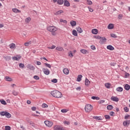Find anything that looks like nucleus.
<instances>
[{
  "instance_id": "obj_10",
  "label": "nucleus",
  "mask_w": 130,
  "mask_h": 130,
  "mask_svg": "<svg viewBox=\"0 0 130 130\" xmlns=\"http://www.w3.org/2000/svg\"><path fill=\"white\" fill-rule=\"evenodd\" d=\"M27 69H29V70H30L31 71H34L35 70V67L32 65L28 64L27 66Z\"/></svg>"
},
{
  "instance_id": "obj_36",
  "label": "nucleus",
  "mask_w": 130,
  "mask_h": 130,
  "mask_svg": "<svg viewBox=\"0 0 130 130\" xmlns=\"http://www.w3.org/2000/svg\"><path fill=\"white\" fill-rule=\"evenodd\" d=\"M1 103H2L3 105H7V102H5L4 100H0Z\"/></svg>"
},
{
  "instance_id": "obj_28",
  "label": "nucleus",
  "mask_w": 130,
  "mask_h": 130,
  "mask_svg": "<svg viewBox=\"0 0 130 130\" xmlns=\"http://www.w3.org/2000/svg\"><path fill=\"white\" fill-rule=\"evenodd\" d=\"M72 34L74 36H78V32H77V30L75 29H74L72 31Z\"/></svg>"
},
{
  "instance_id": "obj_63",
  "label": "nucleus",
  "mask_w": 130,
  "mask_h": 130,
  "mask_svg": "<svg viewBox=\"0 0 130 130\" xmlns=\"http://www.w3.org/2000/svg\"><path fill=\"white\" fill-rule=\"evenodd\" d=\"M29 44H30V43H24L25 46H29Z\"/></svg>"
},
{
  "instance_id": "obj_4",
  "label": "nucleus",
  "mask_w": 130,
  "mask_h": 130,
  "mask_svg": "<svg viewBox=\"0 0 130 130\" xmlns=\"http://www.w3.org/2000/svg\"><path fill=\"white\" fill-rule=\"evenodd\" d=\"M44 123L46 126H48V127H51L52 125H53V122L48 120L45 121Z\"/></svg>"
},
{
  "instance_id": "obj_62",
  "label": "nucleus",
  "mask_w": 130,
  "mask_h": 130,
  "mask_svg": "<svg viewBox=\"0 0 130 130\" xmlns=\"http://www.w3.org/2000/svg\"><path fill=\"white\" fill-rule=\"evenodd\" d=\"M31 110H32V111H35L36 110V107H31Z\"/></svg>"
},
{
  "instance_id": "obj_38",
  "label": "nucleus",
  "mask_w": 130,
  "mask_h": 130,
  "mask_svg": "<svg viewBox=\"0 0 130 130\" xmlns=\"http://www.w3.org/2000/svg\"><path fill=\"white\" fill-rule=\"evenodd\" d=\"M110 36L113 38H117V36L115 34H111Z\"/></svg>"
},
{
  "instance_id": "obj_21",
  "label": "nucleus",
  "mask_w": 130,
  "mask_h": 130,
  "mask_svg": "<svg viewBox=\"0 0 130 130\" xmlns=\"http://www.w3.org/2000/svg\"><path fill=\"white\" fill-rule=\"evenodd\" d=\"M124 89L126 90V91H128V90L130 89L129 85L126 84L124 86Z\"/></svg>"
},
{
  "instance_id": "obj_44",
  "label": "nucleus",
  "mask_w": 130,
  "mask_h": 130,
  "mask_svg": "<svg viewBox=\"0 0 130 130\" xmlns=\"http://www.w3.org/2000/svg\"><path fill=\"white\" fill-rule=\"evenodd\" d=\"M68 111H69V110H68L67 109L61 110V112H62V113H66L68 112Z\"/></svg>"
},
{
  "instance_id": "obj_13",
  "label": "nucleus",
  "mask_w": 130,
  "mask_h": 130,
  "mask_svg": "<svg viewBox=\"0 0 130 130\" xmlns=\"http://www.w3.org/2000/svg\"><path fill=\"white\" fill-rule=\"evenodd\" d=\"M5 116H6V117H7V118H11L12 115H11L10 113L6 112Z\"/></svg>"
},
{
  "instance_id": "obj_32",
  "label": "nucleus",
  "mask_w": 130,
  "mask_h": 130,
  "mask_svg": "<svg viewBox=\"0 0 130 130\" xmlns=\"http://www.w3.org/2000/svg\"><path fill=\"white\" fill-rule=\"evenodd\" d=\"M91 99H93V100H100V98H99L98 96H93L91 97Z\"/></svg>"
},
{
  "instance_id": "obj_19",
  "label": "nucleus",
  "mask_w": 130,
  "mask_h": 130,
  "mask_svg": "<svg viewBox=\"0 0 130 130\" xmlns=\"http://www.w3.org/2000/svg\"><path fill=\"white\" fill-rule=\"evenodd\" d=\"M21 56H17V57L14 56L12 57V59H14V60H19L21 59Z\"/></svg>"
},
{
  "instance_id": "obj_8",
  "label": "nucleus",
  "mask_w": 130,
  "mask_h": 130,
  "mask_svg": "<svg viewBox=\"0 0 130 130\" xmlns=\"http://www.w3.org/2000/svg\"><path fill=\"white\" fill-rule=\"evenodd\" d=\"M111 100H112V101H114L115 102H118V101H119L118 98H116V97L113 96H112L111 98Z\"/></svg>"
},
{
  "instance_id": "obj_52",
  "label": "nucleus",
  "mask_w": 130,
  "mask_h": 130,
  "mask_svg": "<svg viewBox=\"0 0 130 130\" xmlns=\"http://www.w3.org/2000/svg\"><path fill=\"white\" fill-rule=\"evenodd\" d=\"M34 79H35V80H39V77L37 75H35L34 76Z\"/></svg>"
},
{
  "instance_id": "obj_27",
  "label": "nucleus",
  "mask_w": 130,
  "mask_h": 130,
  "mask_svg": "<svg viewBox=\"0 0 130 130\" xmlns=\"http://www.w3.org/2000/svg\"><path fill=\"white\" fill-rule=\"evenodd\" d=\"M57 4L58 5H63V0H57Z\"/></svg>"
},
{
  "instance_id": "obj_51",
  "label": "nucleus",
  "mask_w": 130,
  "mask_h": 130,
  "mask_svg": "<svg viewBox=\"0 0 130 130\" xmlns=\"http://www.w3.org/2000/svg\"><path fill=\"white\" fill-rule=\"evenodd\" d=\"M10 129H11V126H5V130H10Z\"/></svg>"
},
{
  "instance_id": "obj_23",
  "label": "nucleus",
  "mask_w": 130,
  "mask_h": 130,
  "mask_svg": "<svg viewBox=\"0 0 130 130\" xmlns=\"http://www.w3.org/2000/svg\"><path fill=\"white\" fill-rule=\"evenodd\" d=\"M91 32L92 33V34H94L96 35L98 33V29H93L91 30Z\"/></svg>"
},
{
  "instance_id": "obj_59",
  "label": "nucleus",
  "mask_w": 130,
  "mask_h": 130,
  "mask_svg": "<svg viewBox=\"0 0 130 130\" xmlns=\"http://www.w3.org/2000/svg\"><path fill=\"white\" fill-rule=\"evenodd\" d=\"M88 10L89 11V12H90L91 13H92L94 10L91 8L90 7H88Z\"/></svg>"
},
{
  "instance_id": "obj_16",
  "label": "nucleus",
  "mask_w": 130,
  "mask_h": 130,
  "mask_svg": "<svg viewBox=\"0 0 130 130\" xmlns=\"http://www.w3.org/2000/svg\"><path fill=\"white\" fill-rule=\"evenodd\" d=\"M85 86H89L90 85V81L87 78L85 79Z\"/></svg>"
},
{
  "instance_id": "obj_58",
  "label": "nucleus",
  "mask_w": 130,
  "mask_h": 130,
  "mask_svg": "<svg viewBox=\"0 0 130 130\" xmlns=\"http://www.w3.org/2000/svg\"><path fill=\"white\" fill-rule=\"evenodd\" d=\"M128 117H129V115H126L124 116V119H128Z\"/></svg>"
},
{
  "instance_id": "obj_12",
  "label": "nucleus",
  "mask_w": 130,
  "mask_h": 130,
  "mask_svg": "<svg viewBox=\"0 0 130 130\" xmlns=\"http://www.w3.org/2000/svg\"><path fill=\"white\" fill-rule=\"evenodd\" d=\"M63 74H64L65 75H69V74L70 73V71H69V69H68L67 68H64L63 70Z\"/></svg>"
},
{
  "instance_id": "obj_35",
  "label": "nucleus",
  "mask_w": 130,
  "mask_h": 130,
  "mask_svg": "<svg viewBox=\"0 0 130 130\" xmlns=\"http://www.w3.org/2000/svg\"><path fill=\"white\" fill-rule=\"evenodd\" d=\"M42 108H47L48 107V105L45 103H43L42 105Z\"/></svg>"
},
{
  "instance_id": "obj_14",
  "label": "nucleus",
  "mask_w": 130,
  "mask_h": 130,
  "mask_svg": "<svg viewBox=\"0 0 130 130\" xmlns=\"http://www.w3.org/2000/svg\"><path fill=\"white\" fill-rule=\"evenodd\" d=\"M76 29H77V32H78V33H83V29L80 27H76Z\"/></svg>"
},
{
  "instance_id": "obj_24",
  "label": "nucleus",
  "mask_w": 130,
  "mask_h": 130,
  "mask_svg": "<svg viewBox=\"0 0 130 130\" xmlns=\"http://www.w3.org/2000/svg\"><path fill=\"white\" fill-rule=\"evenodd\" d=\"M82 78H83V76H82L81 75H78L77 77V81L78 82H81V80H82Z\"/></svg>"
},
{
  "instance_id": "obj_50",
  "label": "nucleus",
  "mask_w": 130,
  "mask_h": 130,
  "mask_svg": "<svg viewBox=\"0 0 130 130\" xmlns=\"http://www.w3.org/2000/svg\"><path fill=\"white\" fill-rule=\"evenodd\" d=\"M55 45H52L51 47H48L49 49H54L55 48Z\"/></svg>"
},
{
  "instance_id": "obj_53",
  "label": "nucleus",
  "mask_w": 130,
  "mask_h": 130,
  "mask_svg": "<svg viewBox=\"0 0 130 130\" xmlns=\"http://www.w3.org/2000/svg\"><path fill=\"white\" fill-rule=\"evenodd\" d=\"M128 77H129V74L127 73V72L125 73V78H128Z\"/></svg>"
},
{
  "instance_id": "obj_37",
  "label": "nucleus",
  "mask_w": 130,
  "mask_h": 130,
  "mask_svg": "<svg viewBox=\"0 0 130 130\" xmlns=\"http://www.w3.org/2000/svg\"><path fill=\"white\" fill-rule=\"evenodd\" d=\"M44 66L45 67H46L47 68H49V69L51 68V65L49 63H45Z\"/></svg>"
},
{
  "instance_id": "obj_41",
  "label": "nucleus",
  "mask_w": 130,
  "mask_h": 130,
  "mask_svg": "<svg viewBox=\"0 0 130 130\" xmlns=\"http://www.w3.org/2000/svg\"><path fill=\"white\" fill-rule=\"evenodd\" d=\"M80 51L82 53H83L84 54L87 53V51L85 49H81Z\"/></svg>"
},
{
  "instance_id": "obj_42",
  "label": "nucleus",
  "mask_w": 130,
  "mask_h": 130,
  "mask_svg": "<svg viewBox=\"0 0 130 130\" xmlns=\"http://www.w3.org/2000/svg\"><path fill=\"white\" fill-rule=\"evenodd\" d=\"M31 21V18L30 17H27V18L25 19V22L26 23H29Z\"/></svg>"
},
{
  "instance_id": "obj_26",
  "label": "nucleus",
  "mask_w": 130,
  "mask_h": 130,
  "mask_svg": "<svg viewBox=\"0 0 130 130\" xmlns=\"http://www.w3.org/2000/svg\"><path fill=\"white\" fill-rule=\"evenodd\" d=\"M107 108L108 110H111V109H113V106L111 105H109L107 106Z\"/></svg>"
},
{
  "instance_id": "obj_20",
  "label": "nucleus",
  "mask_w": 130,
  "mask_h": 130,
  "mask_svg": "<svg viewBox=\"0 0 130 130\" xmlns=\"http://www.w3.org/2000/svg\"><path fill=\"white\" fill-rule=\"evenodd\" d=\"M107 49H109V50H114V47L112 45L107 46Z\"/></svg>"
},
{
  "instance_id": "obj_46",
  "label": "nucleus",
  "mask_w": 130,
  "mask_h": 130,
  "mask_svg": "<svg viewBox=\"0 0 130 130\" xmlns=\"http://www.w3.org/2000/svg\"><path fill=\"white\" fill-rule=\"evenodd\" d=\"M60 22H61V23H64V24H67V23H68V21H67V20H62V19H60Z\"/></svg>"
},
{
  "instance_id": "obj_30",
  "label": "nucleus",
  "mask_w": 130,
  "mask_h": 130,
  "mask_svg": "<svg viewBox=\"0 0 130 130\" xmlns=\"http://www.w3.org/2000/svg\"><path fill=\"white\" fill-rule=\"evenodd\" d=\"M13 12H14V13H21V11L18 10L17 9L14 8L12 9Z\"/></svg>"
},
{
  "instance_id": "obj_33",
  "label": "nucleus",
  "mask_w": 130,
  "mask_h": 130,
  "mask_svg": "<svg viewBox=\"0 0 130 130\" xmlns=\"http://www.w3.org/2000/svg\"><path fill=\"white\" fill-rule=\"evenodd\" d=\"M106 88L107 89H110V83H107L105 84Z\"/></svg>"
},
{
  "instance_id": "obj_11",
  "label": "nucleus",
  "mask_w": 130,
  "mask_h": 130,
  "mask_svg": "<svg viewBox=\"0 0 130 130\" xmlns=\"http://www.w3.org/2000/svg\"><path fill=\"white\" fill-rule=\"evenodd\" d=\"M9 47L11 48V49H15L16 48V44L14 43H12L9 45Z\"/></svg>"
},
{
  "instance_id": "obj_60",
  "label": "nucleus",
  "mask_w": 130,
  "mask_h": 130,
  "mask_svg": "<svg viewBox=\"0 0 130 130\" xmlns=\"http://www.w3.org/2000/svg\"><path fill=\"white\" fill-rule=\"evenodd\" d=\"M13 94L14 96H17L18 95V93L16 91H13Z\"/></svg>"
},
{
  "instance_id": "obj_61",
  "label": "nucleus",
  "mask_w": 130,
  "mask_h": 130,
  "mask_svg": "<svg viewBox=\"0 0 130 130\" xmlns=\"http://www.w3.org/2000/svg\"><path fill=\"white\" fill-rule=\"evenodd\" d=\"M37 66H41V62H40L39 61H37Z\"/></svg>"
},
{
  "instance_id": "obj_6",
  "label": "nucleus",
  "mask_w": 130,
  "mask_h": 130,
  "mask_svg": "<svg viewBox=\"0 0 130 130\" xmlns=\"http://www.w3.org/2000/svg\"><path fill=\"white\" fill-rule=\"evenodd\" d=\"M54 130H64L62 127L59 125H55L54 126Z\"/></svg>"
},
{
  "instance_id": "obj_54",
  "label": "nucleus",
  "mask_w": 130,
  "mask_h": 130,
  "mask_svg": "<svg viewBox=\"0 0 130 130\" xmlns=\"http://www.w3.org/2000/svg\"><path fill=\"white\" fill-rule=\"evenodd\" d=\"M64 124H67V125H69L70 124V121H64Z\"/></svg>"
},
{
  "instance_id": "obj_45",
  "label": "nucleus",
  "mask_w": 130,
  "mask_h": 130,
  "mask_svg": "<svg viewBox=\"0 0 130 130\" xmlns=\"http://www.w3.org/2000/svg\"><path fill=\"white\" fill-rule=\"evenodd\" d=\"M105 118H106V119H110L111 118L110 116H109V115H105Z\"/></svg>"
},
{
  "instance_id": "obj_5",
  "label": "nucleus",
  "mask_w": 130,
  "mask_h": 130,
  "mask_svg": "<svg viewBox=\"0 0 130 130\" xmlns=\"http://www.w3.org/2000/svg\"><path fill=\"white\" fill-rule=\"evenodd\" d=\"M43 72L45 75H48L49 74H50V71L48 69L43 68Z\"/></svg>"
},
{
  "instance_id": "obj_55",
  "label": "nucleus",
  "mask_w": 130,
  "mask_h": 130,
  "mask_svg": "<svg viewBox=\"0 0 130 130\" xmlns=\"http://www.w3.org/2000/svg\"><path fill=\"white\" fill-rule=\"evenodd\" d=\"M92 4H93V3H92V1H87V5H91Z\"/></svg>"
},
{
  "instance_id": "obj_39",
  "label": "nucleus",
  "mask_w": 130,
  "mask_h": 130,
  "mask_svg": "<svg viewBox=\"0 0 130 130\" xmlns=\"http://www.w3.org/2000/svg\"><path fill=\"white\" fill-rule=\"evenodd\" d=\"M123 109L125 112H128L129 111V109L127 107H124Z\"/></svg>"
},
{
  "instance_id": "obj_43",
  "label": "nucleus",
  "mask_w": 130,
  "mask_h": 130,
  "mask_svg": "<svg viewBox=\"0 0 130 130\" xmlns=\"http://www.w3.org/2000/svg\"><path fill=\"white\" fill-rule=\"evenodd\" d=\"M19 66L21 69H24V67H25V65H24V64L22 63H20Z\"/></svg>"
},
{
  "instance_id": "obj_7",
  "label": "nucleus",
  "mask_w": 130,
  "mask_h": 130,
  "mask_svg": "<svg viewBox=\"0 0 130 130\" xmlns=\"http://www.w3.org/2000/svg\"><path fill=\"white\" fill-rule=\"evenodd\" d=\"M106 40H107V39H106V38H105V37H102V38L101 39V40H100V43H101V44H104V43L106 42Z\"/></svg>"
},
{
  "instance_id": "obj_49",
  "label": "nucleus",
  "mask_w": 130,
  "mask_h": 130,
  "mask_svg": "<svg viewBox=\"0 0 130 130\" xmlns=\"http://www.w3.org/2000/svg\"><path fill=\"white\" fill-rule=\"evenodd\" d=\"M51 82L54 83H57V79H53V80H51Z\"/></svg>"
},
{
  "instance_id": "obj_47",
  "label": "nucleus",
  "mask_w": 130,
  "mask_h": 130,
  "mask_svg": "<svg viewBox=\"0 0 130 130\" xmlns=\"http://www.w3.org/2000/svg\"><path fill=\"white\" fill-rule=\"evenodd\" d=\"M123 125L124 126H127V122L126 121H124L123 122Z\"/></svg>"
},
{
  "instance_id": "obj_64",
  "label": "nucleus",
  "mask_w": 130,
  "mask_h": 130,
  "mask_svg": "<svg viewBox=\"0 0 130 130\" xmlns=\"http://www.w3.org/2000/svg\"><path fill=\"white\" fill-rule=\"evenodd\" d=\"M20 128H21V130L25 129V127H24V126H23L22 125H20Z\"/></svg>"
},
{
  "instance_id": "obj_1",
  "label": "nucleus",
  "mask_w": 130,
  "mask_h": 130,
  "mask_svg": "<svg viewBox=\"0 0 130 130\" xmlns=\"http://www.w3.org/2000/svg\"><path fill=\"white\" fill-rule=\"evenodd\" d=\"M51 94L55 98H61L62 94L58 90H53L51 92Z\"/></svg>"
},
{
  "instance_id": "obj_9",
  "label": "nucleus",
  "mask_w": 130,
  "mask_h": 130,
  "mask_svg": "<svg viewBox=\"0 0 130 130\" xmlns=\"http://www.w3.org/2000/svg\"><path fill=\"white\" fill-rule=\"evenodd\" d=\"M64 7H70V6H71V4H70V2L68 1V0H64Z\"/></svg>"
},
{
  "instance_id": "obj_56",
  "label": "nucleus",
  "mask_w": 130,
  "mask_h": 130,
  "mask_svg": "<svg viewBox=\"0 0 130 130\" xmlns=\"http://www.w3.org/2000/svg\"><path fill=\"white\" fill-rule=\"evenodd\" d=\"M110 115L111 116H113V115H114V112L111 111V112H110Z\"/></svg>"
},
{
  "instance_id": "obj_17",
  "label": "nucleus",
  "mask_w": 130,
  "mask_h": 130,
  "mask_svg": "<svg viewBox=\"0 0 130 130\" xmlns=\"http://www.w3.org/2000/svg\"><path fill=\"white\" fill-rule=\"evenodd\" d=\"M70 24L72 27H75V26L77 25V23L75 21L72 20L70 22Z\"/></svg>"
},
{
  "instance_id": "obj_40",
  "label": "nucleus",
  "mask_w": 130,
  "mask_h": 130,
  "mask_svg": "<svg viewBox=\"0 0 130 130\" xmlns=\"http://www.w3.org/2000/svg\"><path fill=\"white\" fill-rule=\"evenodd\" d=\"M7 111H2L0 112V115L2 116H5L6 115V112Z\"/></svg>"
},
{
  "instance_id": "obj_31",
  "label": "nucleus",
  "mask_w": 130,
  "mask_h": 130,
  "mask_svg": "<svg viewBox=\"0 0 130 130\" xmlns=\"http://www.w3.org/2000/svg\"><path fill=\"white\" fill-rule=\"evenodd\" d=\"M62 13H63V11L59 10L56 12L55 15H61V14H62Z\"/></svg>"
},
{
  "instance_id": "obj_48",
  "label": "nucleus",
  "mask_w": 130,
  "mask_h": 130,
  "mask_svg": "<svg viewBox=\"0 0 130 130\" xmlns=\"http://www.w3.org/2000/svg\"><path fill=\"white\" fill-rule=\"evenodd\" d=\"M118 19L121 20L122 19V14H119L118 16Z\"/></svg>"
},
{
  "instance_id": "obj_2",
  "label": "nucleus",
  "mask_w": 130,
  "mask_h": 130,
  "mask_svg": "<svg viewBox=\"0 0 130 130\" xmlns=\"http://www.w3.org/2000/svg\"><path fill=\"white\" fill-rule=\"evenodd\" d=\"M48 31L51 32L52 35L55 36L56 35V31H57V28L54 26H49L47 27Z\"/></svg>"
},
{
  "instance_id": "obj_34",
  "label": "nucleus",
  "mask_w": 130,
  "mask_h": 130,
  "mask_svg": "<svg viewBox=\"0 0 130 130\" xmlns=\"http://www.w3.org/2000/svg\"><path fill=\"white\" fill-rule=\"evenodd\" d=\"M4 58H5L6 60L7 61L11 60V56H4Z\"/></svg>"
},
{
  "instance_id": "obj_29",
  "label": "nucleus",
  "mask_w": 130,
  "mask_h": 130,
  "mask_svg": "<svg viewBox=\"0 0 130 130\" xmlns=\"http://www.w3.org/2000/svg\"><path fill=\"white\" fill-rule=\"evenodd\" d=\"M56 50H57L58 51H62V50H63V48L61 47H57L56 48Z\"/></svg>"
},
{
  "instance_id": "obj_15",
  "label": "nucleus",
  "mask_w": 130,
  "mask_h": 130,
  "mask_svg": "<svg viewBox=\"0 0 130 130\" xmlns=\"http://www.w3.org/2000/svg\"><path fill=\"white\" fill-rule=\"evenodd\" d=\"M5 79L6 81H7V82H12V81H13V79H12V78L9 76H6Z\"/></svg>"
},
{
  "instance_id": "obj_22",
  "label": "nucleus",
  "mask_w": 130,
  "mask_h": 130,
  "mask_svg": "<svg viewBox=\"0 0 130 130\" xmlns=\"http://www.w3.org/2000/svg\"><path fill=\"white\" fill-rule=\"evenodd\" d=\"M116 90L117 91V92H122V91H123V88H122L121 87H118Z\"/></svg>"
},
{
  "instance_id": "obj_18",
  "label": "nucleus",
  "mask_w": 130,
  "mask_h": 130,
  "mask_svg": "<svg viewBox=\"0 0 130 130\" xmlns=\"http://www.w3.org/2000/svg\"><path fill=\"white\" fill-rule=\"evenodd\" d=\"M113 28H114V25L112 23H110L108 25V29H113Z\"/></svg>"
},
{
  "instance_id": "obj_57",
  "label": "nucleus",
  "mask_w": 130,
  "mask_h": 130,
  "mask_svg": "<svg viewBox=\"0 0 130 130\" xmlns=\"http://www.w3.org/2000/svg\"><path fill=\"white\" fill-rule=\"evenodd\" d=\"M91 49L92 50H95V49H96V47H95V46H91Z\"/></svg>"
},
{
  "instance_id": "obj_25",
  "label": "nucleus",
  "mask_w": 130,
  "mask_h": 130,
  "mask_svg": "<svg viewBox=\"0 0 130 130\" xmlns=\"http://www.w3.org/2000/svg\"><path fill=\"white\" fill-rule=\"evenodd\" d=\"M93 118H94V119H96V120H102L101 116H93Z\"/></svg>"
},
{
  "instance_id": "obj_3",
  "label": "nucleus",
  "mask_w": 130,
  "mask_h": 130,
  "mask_svg": "<svg viewBox=\"0 0 130 130\" xmlns=\"http://www.w3.org/2000/svg\"><path fill=\"white\" fill-rule=\"evenodd\" d=\"M93 109V107L90 104H87L85 107V110L86 112H90Z\"/></svg>"
}]
</instances>
